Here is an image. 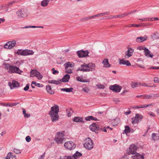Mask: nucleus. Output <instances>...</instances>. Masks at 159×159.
<instances>
[{"mask_svg": "<svg viewBox=\"0 0 159 159\" xmlns=\"http://www.w3.org/2000/svg\"><path fill=\"white\" fill-rule=\"evenodd\" d=\"M96 66L93 63L90 62L88 64L84 63L77 70V71L83 72L93 71L95 70Z\"/></svg>", "mask_w": 159, "mask_h": 159, "instance_id": "nucleus-1", "label": "nucleus"}, {"mask_svg": "<svg viewBox=\"0 0 159 159\" xmlns=\"http://www.w3.org/2000/svg\"><path fill=\"white\" fill-rule=\"evenodd\" d=\"M5 68L8 70V72L10 73H16L20 74L21 71L16 66H11L10 64L8 63H5L4 64Z\"/></svg>", "mask_w": 159, "mask_h": 159, "instance_id": "nucleus-2", "label": "nucleus"}, {"mask_svg": "<svg viewBox=\"0 0 159 159\" xmlns=\"http://www.w3.org/2000/svg\"><path fill=\"white\" fill-rule=\"evenodd\" d=\"M65 134L64 133L59 132L56 134L54 140L58 144H62L65 139Z\"/></svg>", "mask_w": 159, "mask_h": 159, "instance_id": "nucleus-3", "label": "nucleus"}, {"mask_svg": "<svg viewBox=\"0 0 159 159\" xmlns=\"http://www.w3.org/2000/svg\"><path fill=\"white\" fill-rule=\"evenodd\" d=\"M16 14L18 17L21 18L27 17L30 13L26 9H22L17 11Z\"/></svg>", "mask_w": 159, "mask_h": 159, "instance_id": "nucleus-4", "label": "nucleus"}, {"mask_svg": "<svg viewBox=\"0 0 159 159\" xmlns=\"http://www.w3.org/2000/svg\"><path fill=\"white\" fill-rule=\"evenodd\" d=\"M84 147L88 150H91L93 148V143L91 139L88 138L85 139Z\"/></svg>", "mask_w": 159, "mask_h": 159, "instance_id": "nucleus-5", "label": "nucleus"}, {"mask_svg": "<svg viewBox=\"0 0 159 159\" xmlns=\"http://www.w3.org/2000/svg\"><path fill=\"white\" fill-rule=\"evenodd\" d=\"M137 149V147L135 145L132 144L129 147L128 149H127V153L128 155L134 154L136 152V150Z\"/></svg>", "mask_w": 159, "mask_h": 159, "instance_id": "nucleus-6", "label": "nucleus"}, {"mask_svg": "<svg viewBox=\"0 0 159 159\" xmlns=\"http://www.w3.org/2000/svg\"><path fill=\"white\" fill-rule=\"evenodd\" d=\"M64 146L66 148L70 150L74 149L76 147L75 144L73 142L71 141L65 143Z\"/></svg>", "mask_w": 159, "mask_h": 159, "instance_id": "nucleus-7", "label": "nucleus"}, {"mask_svg": "<svg viewBox=\"0 0 159 159\" xmlns=\"http://www.w3.org/2000/svg\"><path fill=\"white\" fill-rule=\"evenodd\" d=\"M70 78V75L67 74L64 76L62 80H61L59 81L52 80L51 83L55 84H58L60 83L62 81V82H67L68 81Z\"/></svg>", "mask_w": 159, "mask_h": 159, "instance_id": "nucleus-8", "label": "nucleus"}, {"mask_svg": "<svg viewBox=\"0 0 159 159\" xmlns=\"http://www.w3.org/2000/svg\"><path fill=\"white\" fill-rule=\"evenodd\" d=\"M16 43V42L15 40L9 41L4 45V48L5 49H11L15 46Z\"/></svg>", "mask_w": 159, "mask_h": 159, "instance_id": "nucleus-9", "label": "nucleus"}, {"mask_svg": "<svg viewBox=\"0 0 159 159\" xmlns=\"http://www.w3.org/2000/svg\"><path fill=\"white\" fill-rule=\"evenodd\" d=\"M30 76L32 77L36 76L39 80L41 79L43 77L41 74L39 72L37 71L36 70H31L30 72Z\"/></svg>", "mask_w": 159, "mask_h": 159, "instance_id": "nucleus-10", "label": "nucleus"}, {"mask_svg": "<svg viewBox=\"0 0 159 159\" xmlns=\"http://www.w3.org/2000/svg\"><path fill=\"white\" fill-rule=\"evenodd\" d=\"M143 118V116L141 114H136L134 118H132L131 122L132 124L138 123L140 120H141Z\"/></svg>", "mask_w": 159, "mask_h": 159, "instance_id": "nucleus-11", "label": "nucleus"}, {"mask_svg": "<svg viewBox=\"0 0 159 159\" xmlns=\"http://www.w3.org/2000/svg\"><path fill=\"white\" fill-rule=\"evenodd\" d=\"M110 89L114 92L118 93L120 91L121 87V86L115 84L113 85L110 86Z\"/></svg>", "mask_w": 159, "mask_h": 159, "instance_id": "nucleus-12", "label": "nucleus"}, {"mask_svg": "<svg viewBox=\"0 0 159 159\" xmlns=\"http://www.w3.org/2000/svg\"><path fill=\"white\" fill-rule=\"evenodd\" d=\"M134 52V50L131 48H129L127 51L125 52V58L128 59L131 57Z\"/></svg>", "mask_w": 159, "mask_h": 159, "instance_id": "nucleus-13", "label": "nucleus"}, {"mask_svg": "<svg viewBox=\"0 0 159 159\" xmlns=\"http://www.w3.org/2000/svg\"><path fill=\"white\" fill-rule=\"evenodd\" d=\"M89 128L92 131L96 133H97L99 129V125L94 123L90 125L89 126Z\"/></svg>", "mask_w": 159, "mask_h": 159, "instance_id": "nucleus-14", "label": "nucleus"}, {"mask_svg": "<svg viewBox=\"0 0 159 159\" xmlns=\"http://www.w3.org/2000/svg\"><path fill=\"white\" fill-rule=\"evenodd\" d=\"M89 52L88 51H84L83 50L79 51L77 52V54L80 58L89 56Z\"/></svg>", "mask_w": 159, "mask_h": 159, "instance_id": "nucleus-15", "label": "nucleus"}, {"mask_svg": "<svg viewBox=\"0 0 159 159\" xmlns=\"http://www.w3.org/2000/svg\"><path fill=\"white\" fill-rule=\"evenodd\" d=\"M59 106L56 105H54L51 107L50 110V114H58L59 111Z\"/></svg>", "mask_w": 159, "mask_h": 159, "instance_id": "nucleus-16", "label": "nucleus"}, {"mask_svg": "<svg viewBox=\"0 0 159 159\" xmlns=\"http://www.w3.org/2000/svg\"><path fill=\"white\" fill-rule=\"evenodd\" d=\"M131 157L133 159H144V155H141L138 153H135Z\"/></svg>", "mask_w": 159, "mask_h": 159, "instance_id": "nucleus-17", "label": "nucleus"}, {"mask_svg": "<svg viewBox=\"0 0 159 159\" xmlns=\"http://www.w3.org/2000/svg\"><path fill=\"white\" fill-rule=\"evenodd\" d=\"M50 116L52 121L53 122H55L59 120L58 114H51Z\"/></svg>", "mask_w": 159, "mask_h": 159, "instance_id": "nucleus-18", "label": "nucleus"}, {"mask_svg": "<svg viewBox=\"0 0 159 159\" xmlns=\"http://www.w3.org/2000/svg\"><path fill=\"white\" fill-rule=\"evenodd\" d=\"M119 63L120 65H125L128 66H129L131 65V64L129 61L128 60H125L124 59L120 60Z\"/></svg>", "mask_w": 159, "mask_h": 159, "instance_id": "nucleus-19", "label": "nucleus"}, {"mask_svg": "<svg viewBox=\"0 0 159 159\" xmlns=\"http://www.w3.org/2000/svg\"><path fill=\"white\" fill-rule=\"evenodd\" d=\"M34 52L32 50H22V56H25L28 55H32Z\"/></svg>", "mask_w": 159, "mask_h": 159, "instance_id": "nucleus-20", "label": "nucleus"}, {"mask_svg": "<svg viewBox=\"0 0 159 159\" xmlns=\"http://www.w3.org/2000/svg\"><path fill=\"white\" fill-rule=\"evenodd\" d=\"M108 59L105 58L103 59L102 63L103 64V67L105 68H108L111 67V65L108 62Z\"/></svg>", "mask_w": 159, "mask_h": 159, "instance_id": "nucleus-21", "label": "nucleus"}, {"mask_svg": "<svg viewBox=\"0 0 159 159\" xmlns=\"http://www.w3.org/2000/svg\"><path fill=\"white\" fill-rule=\"evenodd\" d=\"M147 39V37L146 36L144 37H140L137 38L136 41L138 43H141L146 40Z\"/></svg>", "mask_w": 159, "mask_h": 159, "instance_id": "nucleus-22", "label": "nucleus"}, {"mask_svg": "<svg viewBox=\"0 0 159 159\" xmlns=\"http://www.w3.org/2000/svg\"><path fill=\"white\" fill-rule=\"evenodd\" d=\"M144 52V55L147 57H150L151 58H152L153 57V55L151 54L148 48H146Z\"/></svg>", "mask_w": 159, "mask_h": 159, "instance_id": "nucleus-23", "label": "nucleus"}, {"mask_svg": "<svg viewBox=\"0 0 159 159\" xmlns=\"http://www.w3.org/2000/svg\"><path fill=\"white\" fill-rule=\"evenodd\" d=\"M140 86H145L146 87H156V86H155L154 84H148L145 83L143 82H140Z\"/></svg>", "mask_w": 159, "mask_h": 159, "instance_id": "nucleus-24", "label": "nucleus"}, {"mask_svg": "<svg viewBox=\"0 0 159 159\" xmlns=\"http://www.w3.org/2000/svg\"><path fill=\"white\" fill-rule=\"evenodd\" d=\"M74 65L75 64L73 63H70L69 62H67L64 64V66L66 69L67 68L73 67Z\"/></svg>", "mask_w": 159, "mask_h": 159, "instance_id": "nucleus-25", "label": "nucleus"}, {"mask_svg": "<svg viewBox=\"0 0 159 159\" xmlns=\"http://www.w3.org/2000/svg\"><path fill=\"white\" fill-rule=\"evenodd\" d=\"M81 156L82 154L80 153L77 152L73 155L72 157L74 159H78Z\"/></svg>", "mask_w": 159, "mask_h": 159, "instance_id": "nucleus-26", "label": "nucleus"}, {"mask_svg": "<svg viewBox=\"0 0 159 159\" xmlns=\"http://www.w3.org/2000/svg\"><path fill=\"white\" fill-rule=\"evenodd\" d=\"M152 139L155 141L159 140V136L157 134L155 133L152 134Z\"/></svg>", "mask_w": 159, "mask_h": 159, "instance_id": "nucleus-27", "label": "nucleus"}, {"mask_svg": "<svg viewBox=\"0 0 159 159\" xmlns=\"http://www.w3.org/2000/svg\"><path fill=\"white\" fill-rule=\"evenodd\" d=\"M150 99L156 98L159 97V93H151L149 94Z\"/></svg>", "mask_w": 159, "mask_h": 159, "instance_id": "nucleus-28", "label": "nucleus"}, {"mask_svg": "<svg viewBox=\"0 0 159 159\" xmlns=\"http://www.w3.org/2000/svg\"><path fill=\"white\" fill-rule=\"evenodd\" d=\"M135 12L134 11H132L128 13H124L121 15H117V17H118V18H122L126 16H127L129 15H130L131 14Z\"/></svg>", "mask_w": 159, "mask_h": 159, "instance_id": "nucleus-29", "label": "nucleus"}, {"mask_svg": "<svg viewBox=\"0 0 159 159\" xmlns=\"http://www.w3.org/2000/svg\"><path fill=\"white\" fill-rule=\"evenodd\" d=\"M85 120H94L95 121L98 120V119L93 116H89L85 118Z\"/></svg>", "mask_w": 159, "mask_h": 159, "instance_id": "nucleus-30", "label": "nucleus"}, {"mask_svg": "<svg viewBox=\"0 0 159 159\" xmlns=\"http://www.w3.org/2000/svg\"><path fill=\"white\" fill-rule=\"evenodd\" d=\"M60 89L62 91L66 92H72L73 89L72 88H61Z\"/></svg>", "mask_w": 159, "mask_h": 159, "instance_id": "nucleus-31", "label": "nucleus"}, {"mask_svg": "<svg viewBox=\"0 0 159 159\" xmlns=\"http://www.w3.org/2000/svg\"><path fill=\"white\" fill-rule=\"evenodd\" d=\"M83 120V118L79 117H75L74 118L73 120L75 122H79L82 121Z\"/></svg>", "mask_w": 159, "mask_h": 159, "instance_id": "nucleus-32", "label": "nucleus"}, {"mask_svg": "<svg viewBox=\"0 0 159 159\" xmlns=\"http://www.w3.org/2000/svg\"><path fill=\"white\" fill-rule=\"evenodd\" d=\"M155 104L154 103H151L148 104H144L140 105V108H144L150 106H153Z\"/></svg>", "mask_w": 159, "mask_h": 159, "instance_id": "nucleus-33", "label": "nucleus"}, {"mask_svg": "<svg viewBox=\"0 0 159 159\" xmlns=\"http://www.w3.org/2000/svg\"><path fill=\"white\" fill-rule=\"evenodd\" d=\"M140 82H133L131 84V86L132 88H134L140 85Z\"/></svg>", "mask_w": 159, "mask_h": 159, "instance_id": "nucleus-34", "label": "nucleus"}, {"mask_svg": "<svg viewBox=\"0 0 159 159\" xmlns=\"http://www.w3.org/2000/svg\"><path fill=\"white\" fill-rule=\"evenodd\" d=\"M66 112L67 114V116L70 117L71 114L73 112V111L71 109H68L66 110Z\"/></svg>", "mask_w": 159, "mask_h": 159, "instance_id": "nucleus-35", "label": "nucleus"}, {"mask_svg": "<svg viewBox=\"0 0 159 159\" xmlns=\"http://www.w3.org/2000/svg\"><path fill=\"white\" fill-rule=\"evenodd\" d=\"M120 122V120L118 118H116L114 120V121L112 123L113 126H116Z\"/></svg>", "mask_w": 159, "mask_h": 159, "instance_id": "nucleus-36", "label": "nucleus"}, {"mask_svg": "<svg viewBox=\"0 0 159 159\" xmlns=\"http://www.w3.org/2000/svg\"><path fill=\"white\" fill-rule=\"evenodd\" d=\"M130 129L129 126L128 125H126L125 126V129L124 131V133L127 134L130 132Z\"/></svg>", "mask_w": 159, "mask_h": 159, "instance_id": "nucleus-37", "label": "nucleus"}, {"mask_svg": "<svg viewBox=\"0 0 159 159\" xmlns=\"http://www.w3.org/2000/svg\"><path fill=\"white\" fill-rule=\"evenodd\" d=\"M110 14L109 12H105L97 14L98 17L102 16L105 15H108Z\"/></svg>", "mask_w": 159, "mask_h": 159, "instance_id": "nucleus-38", "label": "nucleus"}, {"mask_svg": "<svg viewBox=\"0 0 159 159\" xmlns=\"http://www.w3.org/2000/svg\"><path fill=\"white\" fill-rule=\"evenodd\" d=\"M12 84L14 87H17L19 85V83L17 81L14 80L12 81Z\"/></svg>", "mask_w": 159, "mask_h": 159, "instance_id": "nucleus-39", "label": "nucleus"}, {"mask_svg": "<svg viewBox=\"0 0 159 159\" xmlns=\"http://www.w3.org/2000/svg\"><path fill=\"white\" fill-rule=\"evenodd\" d=\"M49 0H44L41 2V5L45 7L48 4Z\"/></svg>", "mask_w": 159, "mask_h": 159, "instance_id": "nucleus-40", "label": "nucleus"}, {"mask_svg": "<svg viewBox=\"0 0 159 159\" xmlns=\"http://www.w3.org/2000/svg\"><path fill=\"white\" fill-rule=\"evenodd\" d=\"M59 159H73L71 156H61Z\"/></svg>", "mask_w": 159, "mask_h": 159, "instance_id": "nucleus-41", "label": "nucleus"}, {"mask_svg": "<svg viewBox=\"0 0 159 159\" xmlns=\"http://www.w3.org/2000/svg\"><path fill=\"white\" fill-rule=\"evenodd\" d=\"M151 37L152 39L155 40L157 39L159 37L156 36V34L155 33L152 34L151 35Z\"/></svg>", "mask_w": 159, "mask_h": 159, "instance_id": "nucleus-42", "label": "nucleus"}, {"mask_svg": "<svg viewBox=\"0 0 159 159\" xmlns=\"http://www.w3.org/2000/svg\"><path fill=\"white\" fill-rule=\"evenodd\" d=\"M76 79L77 81L81 82H87L85 80H84L82 78H81L80 77H77Z\"/></svg>", "mask_w": 159, "mask_h": 159, "instance_id": "nucleus-43", "label": "nucleus"}, {"mask_svg": "<svg viewBox=\"0 0 159 159\" xmlns=\"http://www.w3.org/2000/svg\"><path fill=\"white\" fill-rule=\"evenodd\" d=\"M23 113L25 117L28 118L30 117V115L26 114V111L24 109H23Z\"/></svg>", "mask_w": 159, "mask_h": 159, "instance_id": "nucleus-44", "label": "nucleus"}, {"mask_svg": "<svg viewBox=\"0 0 159 159\" xmlns=\"http://www.w3.org/2000/svg\"><path fill=\"white\" fill-rule=\"evenodd\" d=\"M96 86L98 89H104L105 88V86L104 85L100 84H97Z\"/></svg>", "mask_w": 159, "mask_h": 159, "instance_id": "nucleus-45", "label": "nucleus"}, {"mask_svg": "<svg viewBox=\"0 0 159 159\" xmlns=\"http://www.w3.org/2000/svg\"><path fill=\"white\" fill-rule=\"evenodd\" d=\"M12 155V153L11 152H9L7 154L5 159H10V158L11 157Z\"/></svg>", "mask_w": 159, "mask_h": 159, "instance_id": "nucleus-46", "label": "nucleus"}, {"mask_svg": "<svg viewBox=\"0 0 159 159\" xmlns=\"http://www.w3.org/2000/svg\"><path fill=\"white\" fill-rule=\"evenodd\" d=\"M65 69L66 70V72L67 73L70 74L72 73L71 69L69 68H67L66 69V67H65Z\"/></svg>", "mask_w": 159, "mask_h": 159, "instance_id": "nucleus-47", "label": "nucleus"}, {"mask_svg": "<svg viewBox=\"0 0 159 159\" xmlns=\"http://www.w3.org/2000/svg\"><path fill=\"white\" fill-rule=\"evenodd\" d=\"M14 152L16 154H19L21 153V151L20 150L17 149L16 148H15L14 149Z\"/></svg>", "mask_w": 159, "mask_h": 159, "instance_id": "nucleus-48", "label": "nucleus"}, {"mask_svg": "<svg viewBox=\"0 0 159 159\" xmlns=\"http://www.w3.org/2000/svg\"><path fill=\"white\" fill-rule=\"evenodd\" d=\"M32 84H34L35 86H37L38 87H41V86H40L41 84H40L38 83L35 81H32Z\"/></svg>", "mask_w": 159, "mask_h": 159, "instance_id": "nucleus-49", "label": "nucleus"}, {"mask_svg": "<svg viewBox=\"0 0 159 159\" xmlns=\"http://www.w3.org/2000/svg\"><path fill=\"white\" fill-rule=\"evenodd\" d=\"M140 26V25H136V24H131H131L127 26L128 27H131L132 26H135L136 27H138L139 26Z\"/></svg>", "mask_w": 159, "mask_h": 159, "instance_id": "nucleus-50", "label": "nucleus"}, {"mask_svg": "<svg viewBox=\"0 0 159 159\" xmlns=\"http://www.w3.org/2000/svg\"><path fill=\"white\" fill-rule=\"evenodd\" d=\"M146 48H146L145 47H144L139 46V47H138L137 49H138V50H143L144 51Z\"/></svg>", "mask_w": 159, "mask_h": 159, "instance_id": "nucleus-51", "label": "nucleus"}, {"mask_svg": "<svg viewBox=\"0 0 159 159\" xmlns=\"http://www.w3.org/2000/svg\"><path fill=\"white\" fill-rule=\"evenodd\" d=\"M52 73L54 75L57 74L59 73V71L57 70H55L54 68H52Z\"/></svg>", "mask_w": 159, "mask_h": 159, "instance_id": "nucleus-52", "label": "nucleus"}, {"mask_svg": "<svg viewBox=\"0 0 159 159\" xmlns=\"http://www.w3.org/2000/svg\"><path fill=\"white\" fill-rule=\"evenodd\" d=\"M29 86L30 84H27L26 86L24 88V90L25 91L28 90L29 89Z\"/></svg>", "mask_w": 159, "mask_h": 159, "instance_id": "nucleus-53", "label": "nucleus"}, {"mask_svg": "<svg viewBox=\"0 0 159 159\" xmlns=\"http://www.w3.org/2000/svg\"><path fill=\"white\" fill-rule=\"evenodd\" d=\"M82 90L86 93H88L89 91V90L88 88H83Z\"/></svg>", "mask_w": 159, "mask_h": 159, "instance_id": "nucleus-54", "label": "nucleus"}, {"mask_svg": "<svg viewBox=\"0 0 159 159\" xmlns=\"http://www.w3.org/2000/svg\"><path fill=\"white\" fill-rule=\"evenodd\" d=\"M154 81L155 83H159V78L157 77H155L154 79Z\"/></svg>", "mask_w": 159, "mask_h": 159, "instance_id": "nucleus-55", "label": "nucleus"}, {"mask_svg": "<svg viewBox=\"0 0 159 159\" xmlns=\"http://www.w3.org/2000/svg\"><path fill=\"white\" fill-rule=\"evenodd\" d=\"M16 53L18 55H22V50L21 49H19L17 52Z\"/></svg>", "mask_w": 159, "mask_h": 159, "instance_id": "nucleus-56", "label": "nucleus"}, {"mask_svg": "<svg viewBox=\"0 0 159 159\" xmlns=\"http://www.w3.org/2000/svg\"><path fill=\"white\" fill-rule=\"evenodd\" d=\"M113 18H113V16H109L108 17H106L105 18H102V20H103V19H111Z\"/></svg>", "mask_w": 159, "mask_h": 159, "instance_id": "nucleus-57", "label": "nucleus"}, {"mask_svg": "<svg viewBox=\"0 0 159 159\" xmlns=\"http://www.w3.org/2000/svg\"><path fill=\"white\" fill-rule=\"evenodd\" d=\"M25 139L27 142H29L31 141V139L30 136H28L26 137Z\"/></svg>", "mask_w": 159, "mask_h": 159, "instance_id": "nucleus-58", "label": "nucleus"}, {"mask_svg": "<svg viewBox=\"0 0 159 159\" xmlns=\"http://www.w3.org/2000/svg\"><path fill=\"white\" fill-rule=\"evenodd\" d=\"M100 130L101 131H104L105 132H107V128H106V127H103L101 128H100Z\"/></svg>", "mask_w": 159, "mask_h": 159, "instance_id": "nucleus-59", "label": "nucleus"}, {"mask_svg": "<svg viewBox=\"0 0 159 159\" xmlns=\"http://www.w3.org/2000/svg\"><path fill=\"white\" fill-rule=\"evenodd\" d=\"M3 105L6 107H11V104L9 103H7V104L4 103L3 104Z\"/></svg>", "mask_w": 159, "mask_h": 159, "instance_id": "nucleus-60", "label": "nucleus"}, {"mask_svg": "<svg viewBox=\"0 0 159 159\" xmlns=\"http://www.w3.org/2000/svg\"><path fill=\"white\" fill-rule=\"evenodd\" d=\"M45 152L43 154L41 155L38 158V159H43L45 156Z\"/></svg>", "mask_w": 159, "mask_h": 159, "instance_id": "nucleus-61", "label": "nucleus"}, {"mask_svg": "<svg viewBox=\"0 0 159 159\" xmlns=\"http://www.w3.org/2000/svg\"><path fill=\"white\" fill-rule=\"evenodd\" d=\"M148 114L149 115L151 116L154 117L155 116V115L152 112H149L148 113Z\"/></svg>", "mask_w": 159, "mask_h": 159, "instance_id": "nucleus-62", "label": "nucleus"}, {"mask_svg": "<svg viewBox=\"0 0 159 159\" xmlns=\"http://www.w3.org/2000/svg\"><path fill=\"white\" fill-rule=\"evenodd\" d=\"M153 20H154L153 18L149 17V18H147V21H152Z\"/></svg>", "mask_w": 159, "mask_h": 159, "instance_id": "nucleus-63", "label": "nucleus"}, {"mask_svg": "<svg viewBox=\"0 0 159 159\" xmlns=\"http://www.w3.org/2000/svg\"><path fill=\"white\" fill-rule=\"evenodd\" d=\"M46 90L48 93L50 92V85H47L46 86Z\"/></svg>", "mask_w": 159, "mask_h": 159, "instance_id": "nucleus-64", "label": "nucleus"}]
</instances>
